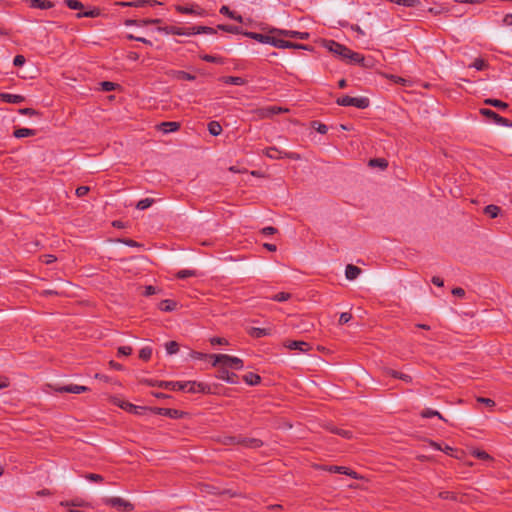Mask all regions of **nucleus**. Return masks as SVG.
<instances>
[{
    "label": "nucleus",
    "mask_w": 512,
    "mask_h": 512,
    "mask_svg": "<svg viewBox=\"0 0 512 512\" xmlns=\"http://www.w3.org/2000/svg\"><path fill=\"white\" fill-rule=\"evenodd\" d=\"M284 346L290 350H299L302 352H307L311 349V345L305 341H286Z\"/></svg>",
    "instance_id": "nucleus-11"
},
{
    "label": "nucleus",
    "mask_w": 512,
    "mask_h": 512,
    "mask_svg": "<svg viewBox=\"0 0 512 512\" xmlns=\"http://www.w3.org/2000/svg\"><path fill=\"white\" fill-rule=\"evenodd\" d=\"M120 407L125 409V410H127V411L135 412V413H137V409L139 408V407H137V406H135V405H133V404H131L129 402H122L120 404Z\"/></svg>",
    "instance_id": "nucleus-50"
},
{
    "label": "nucleus",
    "mask_w": 512,
    "mask_h": 512,
    "mask_svg": "<svg viewBox=\"0 0 512 512\" xmlns=\"http://www.w3.org/2000/svg\"><path fill=\"white\" fill-rule=\"evenodd\" d=\"M90 191V188L88 186H79L75 193L78 197L85 196Z\"/></svg>",
    "instance_id": "nucleus-53"
},
{
    "label": "nucleus",
    "mask_w": 512,
    "mask_h": 512,
    "mask_svg": "<svg viewBox=\"0 0 512 512\" xmlns=\"http://www.w3.org/2000/svg\"><path fill=\"white\" fill-rule=\"evenodd\" d=\"M153 203H154V199L145 198V199L138 201V203L136 204V208L138 210H145V209L149 208Z\"/></svg>",
    "instance_id": "nucleus-36"
},
{
    "label": "nucleus",
    "mask_w": 512,
    "mask_h": 512,
    "mask_svg": "<svg viewBox=\"0 0 512 512\" xmlns=\"http://www.w3.org/2000/svg\"><path fill=\"white\" fill-rule=\"evenodd\" d=\"M85 478L92 482H102L103 481V477L100 474H95V473H88L85 475Z\"/></svg>",
    "instance_id": "nucleus-47"
},
{
    "label": "nucleus",
    "mask_w": 512,
    "mask_h": 512,
    "mask_svg": "<svg viewBox=\"0 0 512 512\" xmlns=\"http://www.w3.org/2000/svg\"><path fill=\"white\" fill-rule=\"evenodd\" d=\"M131 353L132 348L130 346H121L118 348V355L129 356Z\"/></svg>",
    "instance_id": "nucleus-52"
},
{
    "label": "nucleus",
    "mask_w": 512,
    "mask_h": 512,
    "mask_svg": "<svg viewBox=\"0 0 512 512\" xmlns=\"http://www.w3.org/2000/svg\"><path fill=\"white\" fill-rule=\"evenodd\" d=\"M217 378L224 380L228 383L234 384L236 383L237 375L235 373H231L225 367H220L218 369Z\"/></svg>",
    "instance_id": "nucleus-14"
},
{
    "label": "nucleus",
    "mask_w": 512,
    "mask_h": 512,
    "mask_svg": "<svg viewBox=\"0 0 512 512\" xmlns=\"http://www.w3.org/2000/svg\"><path fill=\"white\" fill-rule=\"evenodd\" d=\"M42 262L46 263V264H50V263H53L56 261V257L54 255H43L42 257Z\"/></svg>",
    "instance_id": "nucleus-64"
},
{
    "label": "nucleus",
    "mask_w": 512,
    "mask_h": 512,
    "mask_svg": "<svg viewBox=\"0 0 512 512\" xmlns=\"http://www.w3.org/2000/svg\"><path fill=\"white\" fill-rule=\"evenodd\" d=\"M99 15V12L97 10H91V11H88V12H84V13H78L77 14V17H96Z\"/></svg>",
    "instance_id": "nucleus-60"
},
{
    "label": "nucleus",
    "mask_w": 512,
    "mask_h": 512,
    "mask_svg": "<svg viewBox=\"0 0 512 512\" xmlns=\"http://www.w3.org/2000/svg\"><path fill=\"white\" fill-rule=\"evenodd\" d=\"M220 13L223 15H226L229 18L234 19L240 23L243 21V18L241 15H236L235 12L231 11L227 6H222L220 9Z\"/></svg>",
    "instance_id": "nucleus-31"
},
{
    "label": "nucleus",
    "mask_w": 512,
    "mask_h": 512,
    "mask_svg": "<svg viewBox=\"0 0 512 512\" xmlns=\"http://www.w3.org/2000/svg\"><path fill=\"white\" fill-rule=\"evenodd\" d=\"M170 75L173 77V78H176V79H179V80H187V81H192L195 79V76L190 74V73H187L185 71H181V70H173L170 72Z\"/></svg>",
    "instance_id": "nucleus-21"
},
{
    "label": "nucleus",
    "mask_w": 512,
    "mask_h": 512,
    "mask_svg": "<svg viewBox=\"0 0 512 512\" xmlns=\"http://www.w3.org/2000/svg\"><path fill=\"white\" fill-rule=\"evenodd\" d=\"M176 302L173 301V300H162L160 303H159V309L161 311H164V312H171L173 311L175 308H176Z\"/></svg>",
    "instance_id": "nucleus-25"
},
{
    "label": "nucleus",
    "mask_w": 512,
    "mask_h": 512,
    "mask_svg": "<svg viewBox=\"0 0 512 512\" xmlns=\"http://www.w3.org/2000/svg\"><path fill=\"white\" fill-rule=\"evenodd\" d=\"M0 100L6 103L20 104L25 101V97L18 94L0 93Z\"/></svg>",
    "instance_id": "nucleus-15"
},
{
    "label": "nucleus",
    "mask_w": 512,
    "mask_h": 512,
    "mask_svg": "<svg viewBox=\"0 0 512 512\" xmlns=\"http://www.w3.org/2000/svg\"><path fill=\"white\" fill-rule=\"evenodd\" d=\"M180 123L179 122H162L158 125V129L164 133L175 132L179 130Z\"/></svg>",
    "instance_id": "nucleus-17"
},
{
    "label": "nucleus",
    "mask_w": 512,
    "mask_h": 512,
    "mask_svg": "<svg viewBox=\"0 0 512 512\" xmlns=\"http://www.w3.org/2000/svg\"><path fill=\"white\" fill-rule=\"evenodd\" d=\"M208 131L213 136H218L222 132V127L219 122L211 121L208 123Z\"/></svg>",
    "instance_id": "nucleus-28"
},
{
    "label": "nucleus",
    "mask_w": 512,
    "mask_h": 512,
    "mask_svg": "<svg viewBox=\"0 0 512 512\" xmlns=\"http://www.w3.org/2000/svg\"><path fill=\"white\" fill-rule=\"evenodd\" d=\"M210 358L213 359L212 365L221 367L232 368L235 370H241L243 368L242 359L227 354H212Z\"/></svg>",
    "instance_id": "nucleus-2"
},
{
    "label": "nucleus",
    "mask_w": 512,
    "mask_h": 512,
    "mask_svg": "<svg viewBox=\"0 0 512 512\" xmlns=\"http://www.w3.org/2000/svg\"><path fill=\"white\" fill-rule=\"evenodd\" d=\"M472 455L475 456L476 458L478 459H481V460H489L491 459L490 455L488 453H486L485 451H482V450H474L472 452Z\"/></svg>",
    "instance_id": "nucleus-45"
},
{
    "label": "nucleus",
    "mask_w": 512,
    "mask_h": 512,
    "mask_svg": "<svg viewBox=\"0 0 512 512\" xmlns=\"http://www.w3.org/2000/svg\"><path fill=\"white\" fill-rule=\"evenodd\" d=\"M243 380L248 385H257L260 383L261 378L258 374L250 372V373H247L246 375H244Z\"/></svg>",
    "instance_id": "nucleus-27"
},
{
    "label": "nucleus",
    "mask_w": 512,
    "mask_h": 512,
    "mask_svg": "<svg viewBox=\"0 0 512 512\" xmlns=\"http://www.w3.org/2000/svg\"><path fill=\"white\" fill-rule=\"evenodd\" d=\"M103 503L120 512H131L134 510V505L121 497H107L103 499Z\"/></svg>",
    "instance_id": "nucleus-4"
},
{
    "label": "nucleus",
    "mask_w": 512,
    "mask_h": 512,
    "mask_svg": "<svg viewBox=\"0 0 512 512\" xmlns=\"http://www.w3.org/2000/svg\"><path fill=\"white\" fill-rule=\"evenodd\" d=\"M224 445H238V436H225L222 439Z\"/></svg>",
    "instance_id": "nucleus-46"
},
{
    "label": "nucleus",
    "mask_w": 512,
    "mask_h": 512,
    "mask_svg": "<svg viewBox=\"0 0 512 512\" xmlns=\"http://www.w3.org/2000/svg\"><path fill=\"white\" fill-rule=\"evenodd\" d=\"M16 138H24L36 135V130L29 128H18L13 133Z\"/></svg>",
    "instance_id": "nucleus-23"
},
{
    "label": "nucleus",
    "mask_w": 512,
    "mask_h": 512,
    "mask_svg": "<svg viewBox=\"0 0 512 512\" xmlns=\"http://www.w3.org/2000/svg\"><path fill=\"white\" fill-rule=\"evenodd\" d=\"M477 401H478V402H480V403H483V404H485V405H487V406H489V407H493V406L495 405L494 400H492V399H490V398H483V397H479V398L477 399Z\"/></svg>",
    "instance_id": "nucleus-62"
},
{
    "label": "nucleus",
    "mask_w": 512,
    "mask_h": 512,
    "mask_svg": "<svg viewBox=\"0 0 512 512\" xmlns=\"http://www.w3.org/2000/svg\"><path fill=\"white\" fill-rule=\"evenodd\" d=\"M249 335L254 338H261L266 335H270V329L252 327L248 331Z\"/></svg>",
    "instance_id": "nucleus-22"
},
{
    "label": "nucleus",
    "mask_w": 512,
    "mask_h": 512,
    "mask_svg": "<svg viewBox=\"0 0 512 512\" xmlns=\"http://www.w3.org/2000/svg\"><path fill=\"white\" fill-rule=\"evenodd\" d=\"M151 355H152V348L150 347H143L140 351H139V357L140 359L142 360H149L151 358Z\"/></svg>",
    "instance_id": "nucleus-40"
},
{
    "label": "nucleus",
    "mask_w": 512,
    "mask_h": 512,
    "mask_svg": "<svg viewBox=\"0 0 512 512\" xmlns=\"http://www.w3.org/2000/svg\"><path fill=\"white\" fill-rule=\"evenodd\" d=\"M421 416L423 418H431V417H438L439 419L443 420V421H446L445 418L436 410H432V409H424L422 412H421Z\"/></svg>",
    "instance_id": "nucleus-32"
},
{
    "label": "nucleus",
    "mask_w": 512,
    "mask_h": 512,
    "mask_svg": "<svg viewBox=\"0 0 512 512\" xmlns=\"http://www.w3.org/2000/svg\"><path fill=\"white\" fill-rule=\"evenodd\" d=\"M351 318H352V315L350 313L343 312L340 314L339 324L340 325L346 324L351 320Z\"/></svg>",
    "instance_id": "nucleus-51"
},
{
    "label": "nucleus",
    "mask_w": 512,
    "mask_h": 512,
    "mask_svg": "<svg viewBox=\"0 0 512 512\" xmlns=\"http://www.w3.org/2000/svg\"><path fill=\"white\" fill-rule=\"evenodd\" d=\"M264 154L271 159H279V158L284 157L282 155V152L280 150H278L276 147H269V148L265 149Z\"/></svg>",
    "instance_id": "nucleus-29"
},
{
    "label": "nucleus",
    "mask_w": 512,
    "mask_h": 512,
    "mask_svg": "<svg viewBox=\"0 0 512 512\" xmlns=\"http://www.w3.org/2000/svg\"><path fill=\"white\" fill-rule=\"evenodd\" d=\"M369 166L385 169L388 166V162L383 158H374L369 161Z\"/></svg>",
    "instance_id": "nucleus-34"
},
{
    "label": "nucleus",
    "mask_w": 512,
    "mask_h": 512,
    "mask_svg": "<svg viewBox=\"0 0 512 512\" xmlns=\"http://www.w3.org/2000/svg\"><path fill=\"white\" fill-rule=\"evenodd\" d=\"M218 29L232 34L240 33V27L233 25H218Z\"/></svg>",
    "instance_id": "nucleus-38"
},
{
    "label": "nucleus",
    "mask_w": 512,
    "mask_h": 512,
    "mask_svg": "<svg viewBox=\"0 0 512 512\" xmlns=\"http://www.w3.org/2000/svg\"><path fill=\"white\" fill-rule=\"evenodd\" d=\"M64 2L72 10H80L84 7L78 0H64Z\"/></svg>",
    "instance_id": "nucleus-42"
},
{
    "label": "nucleus",
    "mask_w": 512,
    "mask_h": 512,
    "mask_svg": "<svg viewBox=\"0 0 512 512\" xmlns=\"http://www.w3.org/2000/svg\"><path fill=\"white\" fill-rule=\"evenodd\" d=\"M30 6L38 9H49L53 7V4L48 0H30Z\"/></svg>",
    "instance_id": "nucleus-24"
},
{
    "label": "nucleus",
    "mask_w": 512,
    "mask_h": 512,
    "mask_svg": "<svg viewBox=\"0 0 512 512\" xmlns=\"http://www.w3.org/2000/svg\"><path fill=\"white\" fill-rule=\"evenodd\" d=\"M200 33H215V30L207 26H194L192 28H189L188 34L195 35Z\"/></svg>",
    "instance_id": "nucleus-26"
},
{
    "label": "nucleus",
    "mask_w": 512,
    "mask_h": 512,
    "mask_svg": "<svg viewBox=\"0 0 512 512\" xmlns=\"http://www.w3.org/2000/svg\"><path fill=\"white\" fill-rule=\"evenodd\" d=\"M120 242L130 247H141V244L132 239H121Z\"/></svg>",
    "instance_id": "nucleus-59"
},
{
    "label": "nucleus",
    "mask_w": 512,
    "mask_h": 512,
    "mask_svg": "<svg viewBox=\"0 0 512 512\" xmlns=\"http://www.w3.org/2000/svg\"><path fill=\"white\" fill-rule=\"evenodd\" d=\"M183 382H174V381H159L157 386L162 389L172 390V391H182L184 387L182 385Z\"/></svg>",
    "instance_id": "nucleus-16"
},
{
    "label": "nucleus",
    "mask_w": 512,
    "mask_h": 512,
    "mask_svg": "<svg viewBox=\"0 0 512 512\" xmlns=\"http://www.w3.org/2000/svg\"><path fill=\"white\" fill-rule=\"evenodd\" d=\"M277 232V229L272 227V226H268V227H265L261 230V233L265 236H268V235H273Z\"/></svg>",
    "instance_id": "nucleus-61"
},
{
    "label": "nucleus",
    "mask_w": 512,
    "mask_h": 512,
    "mask_svg": "<svg viewBox=\"0 0 512 512\" xmlns=\"http://www.w3.org/2000/svg\"><path fill=\"white\" fill-rule=\"evenodd\" d=\"M487 63L485 60L481 59V58H477L474 60V62L470 65V67H473L475 68L476 70H484L485 68H487Z\"/></svg>",
    "instance_id": "nucleus-41"
},
{
    "label": "nucleus",
    "mask_w": 512,
    "mask_h": 512,
    "mask_svg": "<svg viewBox=\"0 0 512 512\" xmlns=\"http://www.w3.org/2000/svg\"><path fill=\"white\" fill-rule=\"evenodd\" d=\"M320 468L322 470L328 471L330 473L344 474V472H346V467L345 466L331 465V466H320Z\"/></svg>",
    "instance_id": "nucleus-33"
},
{
    "label": "nucleus",
    "mask_w": 512,
    "mask_h": 512,
    "mask_svg": "<svg viewBox=\"0 0 512 512\" xmlns=\"http://www.w3.org/2000/svg\"><path fill=\"white\" fill-rule=\"evenodd\" d=\"M441 499L456 500V495L449 491H443L438 494Z\"/></svg>",
    "instance_id": "nucleus-54"
},
{
    "label": "nucleus",
    "mask_w": 512,
    "mask_h": 512,
    "mask_svg": "<svg viewBox=\"0 0 512 512\" xmlns=\"http://www.w3.org/2000/svg\"><path fill=\"white\" fill-rule=\"evenodd\" d=\"M245 35L249 38H252V39L260 42V43L270 44L277 48H282V49H285V48L304 49V48H306L302 44L286 41V40H283V39H280V38H277V37L271 36V35H265V34L255 33V32H246Z\"/></svg>",
    "instance_id": "nucleus-1"
},
{
    "label": "nucleus",
    "mask_w": 512,
    "mask_h": 512,
    "mask_svg": "<svg viewBox=\"0 0 512 512\" xmlns=\"http://www.w3.org/2000/svg\"><path fill=\"white\" fill-rule=\"evenodd\" d=\"M484 212L491 218H496L500 212V208L496 205H488L485 207Z\"/></svg>",
    "instance_id": "nucleus-35"
},
{
    "label": "nucleus",
    "mask_w": 512,
    "mask_h": 512,
    "mask_svg": "<svg viewBox=\"0 0 512 512\" xmlns=\"http://www.w3.org/2000/svg\"><path fill=\"white\" fill-rule=\"evenodd\" d=\"M101 90L105 92H109L112 90H115V88L118 86V84L110 81H103L100 83Z\"/></svg>",
    "instance_id": "nucleus-43"
},
{
    "label": "nucleus",
    "mask_w": 512,
    "mask_h": 512,
    "mask_svg": "<svg viewBox=\"0 0 512 512\" xmlns=\"http://www.w3.org/2000/svg\"><path fill=\"white\" fill-rule=\"evenodd\" d=\"M220 81L226 83V84H232V85H244L246 84V80L242 77L238 76H222L219 78Z\"/></svg>",
    "instance_id": "nucleus-20"
},
{
    "label": "nucleus",
    "mask_w": 512,
    "mask_h": 512,
    "mask_svg": "<svg viewBox=\"0 0 512 512\" xmlns=\"http://www.w3.org/2000/svg\"><path fill=\"white\" fill-rule=\"evenodd\" d=\"M344 59H348L350 63L360 64L362 66H365L364 56L360 53L353 52L350 49H349V53H347V56H345Z\"/></svg>",
    "instance_id": "nucleus-19"
},
{
    "label": "nucleus",
    "mask_w": 512,
    "mask_h": 512,
    "mask_svg": "<svg viewBox=\"0 0 512 512\" xmlns=\"http://www.w3.org/2000/svg\"><path fill=\"white\" fill-rule=\"evenodd\" d=\"M195 275H196V272L194 270H188V269L180 270L176 274V276L180 279H185V278L192 277Z\"/></svg>",
    "instance_id": "nucleus-44"
},
{
    "label": "nucleus",
    "mask_w": 512,
    "mask_h": 512,
    "mask_svg": "<svg viewBox=\"0 0 512 512\" xmlns=\"http://www.w3.org/2000/svg\"><path fill=\"white\" fill-rule=\"evenodd\" d=\"M238 445H242L247 448H260L263 445L262 440L258 438H248L243 436H238Z\"/></svg>",
    "instance_id": "nucleus-12"
},
{
    "label": "nucleus",
    "mask_w": 512,
    "mask_h": 512,
    "mask_svg": "<svg viewBox=\"0 0 512 512\" xmlns=\"http://www.w3.org/2000/svg\"><path fill=\"white\" fill-rule=\"evenodd\" d=\"M202 59L204 61H206V62L222 63L221 58H218V57H215V56H212V55H204V56H202Z\"/></svg>",
    "instance_id": "nucleus-56"
},
{
    "label": "nucleus",
    "mask_w": 512,
    "mask_h": 512,
    "mask_svg": "<svg viewBox=\"0 0 512 512\" xmlns=\"http://www.w3.org/2000/svg\"><path fill=\"white\" fill-rule=\"evenodd\" d=\"M480 113L487 117L488 119H491L496 124L503 125V126H512V123L509 119L501 117L496 112L490 109L482 108L480 109Z\"/></svg>",
    "instance_id": "nucleus-7"
},
{
    "label": "nucleus",
    "mask_w": 512,
    "mask_h": 512,
    "mask_svg": "<svg viewBox=\"0 0 512 512\" xmlns=\"http://www.w3.org/2000/svg\"><path fill=\"white\" fill-rule=\"evenodd\" d=\"M324 46L333 54L338 55L340 58L344 59L345 56H347V53H349V48L334 41V40H327L325 41Z\"/></svg>",
    "instance_id": "nucleus-6"
},
{
    "label": "nucleus",
    "mask_w": 512,
    "mask_h": 512,
    "mask_svg": "<svg viewBox=\"0 0 512 512\" xmlns=\"http://www.w3.org/2000/svg\"><path fill=\"white\" fill-rule=\"evenodd\" d=\"M176 10L183 14H194L195 13V11L192 8L184 7L181 5L176 6Z\"/></svg>",
    "instance_id": "nucleus-57"
},
{
    "label": "nucleus",
    "mask_w": 512,
    "mask_h": 512,
    "mask_svg": "<svg viewBox=\"0 0 512 512\" xmlns=\"http://www.w3.org/2000/svg\"><path fill=\"white\" fill-rule=\"evenodd\" d=\"M151 411H153L155 414L167 416L172 419H178L183 417L184 412L177 410V409H171V408H160L155 407L152 408Z\"/></svg>",
    "instance_id": "nucleus-9"
},
{
    "label": "nucleus",
    "mask_w": 512,
    "mask_h": 512,
    "mask_svg": "<svg viewBox=\"0 0 512 512\" xmlns=\"http://www.w3.org/2000/svg\"><path fill=\"white\" fill-rule=\"evenodd\" d=\"M485 104L487 105H491L493 107H496L497 109H500V110H506L508 108V104L501 101V100H498V99H486L485 101Z\"/></svg>",
    "instance_id": "nucleus-30"
},
{
    "label": "nucleus",
    "mask_w": 512,
    "mask_h": 512,
    "mask_svg": "<svg viewBox=\"0 0 512 512\" xmlns=\"http://www.w3.org/2000/svg\"><path fill=\"white\" fill-rule=\"evenodd\" d=\"M25 57L23 55H16L14 60H13V64L17 67H20L22 66L24 63H25Z\"/></svg>",
    "instance_id": "nucleus-58"
},
{
    "label": "nucleus",
    "mask_w": 512,
    "mask_h": 512,
    "mask_svg": "<svg viewBox=\"0 0 512 512\" xmlns=\"http://www.w3.org/2000/svg\"><path fill=\"white\" fill-rule=\"evenodd\" d=\"M54 391L58 393H74L80 394L88 391V387L77 384H69L64 386H56L54 387Z\"/></svg>",
    "instance_id": "nucleus-8"
},
{
    "label": "nucleus",
    "mask_w": 512,
    "mask_h": 512,
    "mask_svg": "<svg viewBox=\"0 0 512 512\" xmlns=\"http://www.w3.org/2000/svg\"><path fill=\"white\" fill-rule=\"evenodd\" d=\"M158 292H159V290L156 287H154L152 285H148V286L145 287L144 295L145 296H151V295H154V294H156Z\"/></svg>",
    "instance_id": "nucleus-55"
},
{
    "label": "nucleus",
    "mask_w": 512,
    "mask_h": 512,
    "mask_svg": "<svg viewBox=\"0 0 512 512\" xmlns=\"http://www.w3.org/2000/svg\"><path fill=\"white\" fill-rule=\"evenodd\" d=\"M336 103L340 106H354L359 109H365L369 106L370 100L367 97H351L346 95L338 98Z\"/></svg>",
    "instance_id": "nucleus-3"
},
{
    "label": "nucleus",
    "mask_w": 512,
    "mask_h": 512,
    "mask_svg": "<svg viewBox=\"0 0 512 512\" xmlns=\"http://www.w3.org/2000/svg\"><path fill=\"white\" fill-rule=\"evenodd\" d=\"M19 113L22 115H26V116L39 115V112L33 108H21V109H19Z\"/></svg>",
    "instance_id": "nucleus-48"
},
{
    "label": "nucleus",
    "mask_w": 512,
    "mask_h": 512,
    "mask_svg": "<svg viewBox=\"0 0 512 512\" xmlns=\"http://www.w3.org/2000/svg\"><path fill=\"white\" fill-rule=\"evenodd\" d=\"M166 351L169 355L175 354L179 350V344L176 341H169L165 344Z\"/></svg>",
    "instance_id": "nucleus-37"
},
{
    "label": "nucleus",
    "mask_w": 512,
    "mask_h": 512,
    "mask_svg": "<svg viewBox=\"0 0 512 512\" xmlns=\"http://www.w3.org/2000/svg\"><path fill=\"white\" fill-rule=\"evenodd\" d=\"M291 298V294L287 292H280L271 297L272 300L277 302H284Z\"/></svg>",
    "instance_id": "nucleus-39"
},
{
    "label": "nucleus",
    "mask_w": 512,
    "mask_h": 512,
    "mask_svg": "<svg viewBox=\"0 0 512 512\" xmlns=\"http://www.w3.org/2000/svg\"><path fill=\"white\" fill-rule=\"evenodd\" d=\"M289 110L287 108L278 107V106H268L257 108L253 111V113L257 116L258 119L270 118L275 114L286 113Z\"/></svg>",
    "instance_id": "nucleus-5"
},
{
    "label": "nucleus",
    "mask_w": 512,
    "mask_h": 512,
    "mask_svg": "<svg viewBox=\"0 0 512 512\" xmlns=\"http://www.w3.org/2000/svg\"><path fill=\"white\" fill-rule=\"evenodd\" d=\"M361 274V269L355 265L348 264L345 269V276L348 280H355Z\"/></svg>",
    "instance_id": "nucleus-18"
},
{
    "label": "nucleus",
    "mask_w": 512,
    "mask_h": 512,
    "mask_svg": "<svg viewBox=\"0 0 512 512\" xmlns=\"http://www.w3.org/2000/svg\"><path fill=\"white\" fill-rule=\"evenodd\" d=\"M210 343L212 345H228V341L222 337H212L210 338Z\"/></svg>",
    "instance_id": "nucleus-49"
},
{
    "label": "nucleus",
    "mask_w": 512,
    "mask_h": 512,
    "mask_svg": "<svg viewBox=\"0 0 512 512\" xmlns=\"http://www.w3.org/2000/svg\"><path fill=\"white\" fill-rule=\"evenodd\" d=\"M271 32L277 33L278 35H282V36H285V37L298 38V39H301V40H306L309 37V34L306 33V32H298V31H291V30H278V29H274Z\"/></svg>",
    "instance_id": "nucleus-13"
},
{
    "label": "nucleus",
    "mask_w": 512,
    "mask_h": 512,
    "mask_svg": "<svg viewBox=\"0 0 512 512\" xmlns=\"http://www.w3.org/2000/svg\"><path fill=\"white\" fill-rule=\"evenodd\" d=\"M184 390L190 393H205L208 389V386L204 383H197L195 381H186L182 383Z\"/></svg>",
    "instance_id": "nucleus-10"
},
{
    "label": "nucleus",
    "mask_w": 512,
    "mask_h": 512,
    "mask_svg": "<svg viewBox=\"0 0 512 512\" xmlns=\"http://www.w3.org/2000/svg\"><path fill=\"white\" fill-rule=\"evenodd\" d=\"M333 432L341 435L344 438H350L351 435H352L351 431H348V430H345V429H335V430H333Z\"/></svg>",
    "instance_id": "nucleus-63"
}]
</instances>
